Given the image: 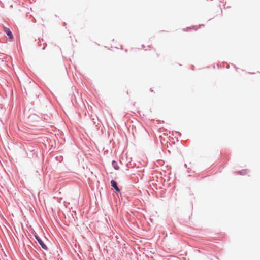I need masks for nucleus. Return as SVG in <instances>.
I'll return each mask as SVG.
<instances>
[{"label": "nucleus", "mask_w": 260, "mask_h": 260, "mask_svg": "<svg viewBox=\"0 0 260 260\" xmlns=\"http://www.w3.org/2000/svg\"><path fill=\"white\" fill-rule=\"evenodd\" d=\"M35 237L42 248L47 250L48 249L47 246L44 243L42 240L38 236L36 235Z\"/></svg>", "instance_id": "obj_1"}, {"label": "nucleus", "mask_w": 260, "mask_h": 260, "mask_svg": "<svg viewBox=\"0 0 260 260\" xmlns=\"http://www.w3.org/2000/svg\"><path fill=\"white\" fill-rule=\"evenodd\" d=\"M4 31L9 36V37L10 39H11V40L13 39V34H12V32L11 31V30L9 28H8L7 27H4Z\"/></svg>", "instance_id": "obj_2"}, {"label": "nucleus", "mask_w": 260, "mask_h": 260, "mask_svg": "<svg viewBox=\"0 0 260 260\" xmlns=\"http://www.w3.org/2000/svg\"><path fill=\"white\" fill-rule=\"evenodd\" d=\"M111 186L116 190L117 192H119L120 189L117 186V182L114 180H111Z\"/></svg>", "instance_id": "obj_3"}, {"label": "nucleus", "mask_w": 260, "mask_h": 260, "mask_svg": "<svg viewBox=\"0 0 260 260\" xmlns=\"http://www.w3.org/2000/svg\"><path fill=\"white\" fill-rule=\"evenodd\" d=\"M112 166H113V167H114V168L115 170H118L119 168L118 166L117 162L116 161H115V160H113V161H112Z\"/></svg>", "instance_id": "obj_4"}]
</instances>
